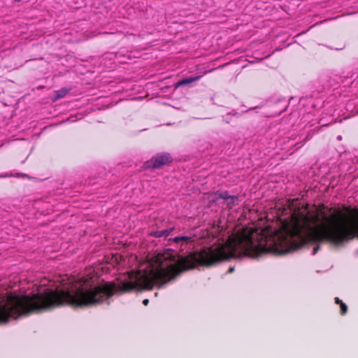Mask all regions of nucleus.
<instances>
[{
  "mask_svg": "<svg viewBox=\"0 0 358 358\" xmlns=\"http://www.w3.org/2000/svg\"><path fill=\"white\" fill-rule=\"evenodd\" d=\"M322 206L317 209L324 222L311 227L319 221V215L310 216L301 209L291 215L292 226L285 225L281 230L270 236V253L282 255L310 243L329 242L338 245L358 238V209H354L348 222L344 215L338 211L327 217Z\"/></svg>",
  "mask_w": 358,
  "mask_h": 358,
  "instance_id": "f257e3e1",
  "label": "nucleus"
},
{
  "mask_svg": "<svg viewBox=\"0 0 358 358\" xmlns=\"http://www.w3.org/2000/svg\"><path fill=\"white\" fill-rule=\"evenodd\" d=\"M171 162V158L169 154H159L152 157L150 160L144 163L145 169H160Z\"/></svg>",
  "mask_w": 358,
  "mask_h": 358,
  "instance_id": "f03ea898",
  "label": "nucleus"
},
{
  "mask_svg": "<svg viewBox=\"0 0 358 358\" xmlns=\"http://www.w3.org/2000/svg\"><path fill=\"white\" fill-rule=\"evenodd\" d=\"M201 76H191L189 78L180 80L176 84V87H178L180 86L191 84L195 81H198L199 80L201 79Z\"/></svg>",
  "mask_w": 358,
  "mask_h": 358,
  "instance_id": "7ed1b4c3",
  "label": "nucleus"
},
{
  "mask_svg": "<svg viewBox=\"0 0 358 358\" xmlns=\"http://www.w3.org/2000/svg\"><path fill=\"white\" fill-rule=\"evenodd\" d=\"M335 303L340 306L341 314L342 315H345L348 310L347 305L345 303H343L338 297L335 298Z\"/></svg>",
  "mask_w": 358,
  "mask_h": 358,
  "instance_id": "20e7f679",
  "label": "nucleus"
},
{
  "mask_svg": "<svg viewBox=\"0 0 358 358\" xmlns=\"http://www.w3.org/2000/svg\"><path fill=\"white\" fill-rule=\"evenodd\" d=\"M69 91L65 88H62L57 91H55V96L54 98V101H57L58 99H60L64 97L69 93Z\"/></svg>",
  "mask_w": 358,
  "mask_h": 358,
  "instance_id": "39448f33",
  "label": "nucleus"
},
{
  "mask_svg": "<svg viewBox=\"0 0 358 358\" xmlns=\"http://www.w3.org/2000/svg\"><path fill=\"white\" fill-rule=\"evenodd\" d=\"M169 240H173L176 243L182 242V243H189L190 241H192L191 237H189V236H177V237H175L173 238H170Z\"/></svg>",
  "mask_w": 358,
  "mask_h": 358,
  "instance_id": "423d86ee",
  "label": "nucleus"
},
{
  "mask_svg": "<svg viewBox=\"0 0 358 358\" xmlns=\"http://www.w3.org/2000/svg\"><path fill=\"white\" fill-rule=\"evenodd\" d=\"M171 231H172V229H170V230L166 229V230L157 231H155L154 233V236L155 237H162V236L167 237V236H169V235L170 234Z\"/></svg>",
  "mask_w": 358,
  "mask_h": 358,
  "instance_id": "0eeeda50",
  "label": "nucleus"
},
{
  "mask_svg": "<svg viewBox=\"0 0 358 358\" xmlns=\"http://www.w3.org/2000/svg\"><path fill=\"white\" fill-rule=\"evenodd\" d=\"M237 197L236 196H229L227 197V204L229 206H231V205H234L235 201L237 200Z\"/></svg>",
  "mask_w": 358,
  "mask_h": 358,
  "instance_id": "6e6552de",
  "label": "nucleus"
},
{
  "mask_svg": "<svg viewBox=\"0 0 358 358\" xmlns=\"http://www.w3.org/2000/svg\"><path fill=\"white\" fill-rule=\"evenodd\" d=\"M320 249V245L315 246L313 248V255H315Z\"/></svg>",
  "mask_w": 358,
  "mask_h": 358,
  "instance_id": "1a4fd4ad",
  "label": "nucleus"
},
{
  "mask_svg": "<svg viewBox=\"0 0 358 358\" xmlns=\"http://www.w3.org/2000/svg\"><path fill=\"white\" fill-rule=\"evenodd\" d=\"M229 195H228L227 192H224L222 194H220V196L226 200H227V197L229 196Z\"/></svg>",
  "mask_w": 358,
  "mask_h": 358,
  "instance_id": "9d476101",
  "label": "nucleus"
},
{
  "mask_svg": "<svg viewBox=\"0 0 358 358\" xmlns=\"http://www.w3.org/2000/svg\"><path fill=\"white\" fill-rule=\"evenodd\" d=\"M148 303H149V300H148V299H144V300L143 301V303L144 305H148Z\"/></svg>",
  "mask_w": 358,
  "mask_h": 358,
  "instance_id": "9b49d317",
  "label": "nucleus"
},
{
  "mask_svg": "<svg viewBox=\"0 0 358 358\" xmlns=\"http://www.w3.org/2000/svg\"><path fill=\"white\" fill-rule=\"evenodd\" d=\"M234 271V268L233 267H230L228 270L229 273H232Z\"/></svg>",
  "mask_w": 358,
  "mask_h": 358,
  "instance_id": "f8f14e48",
  "label": "nucleus"
}]
</instances>
